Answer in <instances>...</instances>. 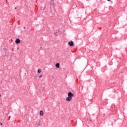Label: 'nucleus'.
Wrapping results in <instances>:
<instances>
[{
	"instance_id": "obj_1",
	"label": "nucleus",
	"mask_w": 127,
	"mask_h": 127,
	"mask_svg": "<svg viewBox=\"0 0 127 127\" xmlns=\"http://www.w3.org/2000/svg\"><path fill=\"white\" fill-rule=\"evenodd\" d=\"M74 94L71 93V92H68V97H69L70 98H72V97H73Z\"/></svg>"
},
{
	"instance_id": "obj_2",
	"label": "nucleus",
	"mask_w": 127,
	"mask_h": 127,
	"mask_svg": "<svg viewBox=\"0 0 127 127\" xmlns=\"http://www.w3.org/2000/svg\"><path fill=\"white\" fill-rule=\"evenodd\" d=\"M68 45L70 46H74V42L73 41H70L68 42Z\"/></svg>"
},
{
	"instance_id": "obj_3",
	"label": "nucleus",
	"mask_w": 127,
	"mask_h": 127,
	"mask_svg": "<svg viewBox=\"0 0 127 127\" xmlns=\"http://www.w3.org/2000/svg\"><path fill=\"white\" fill-rule=\"evenodd\" d=\"M71 100H72V97H69V96H68L66 98V101H67V102H70Z\"/></svg>"
},
{
	"instance_id": "obj_4",
	"label": "nucleus",
	"mask_w": 127,
	"mask_h": 127,
	"mask_svg": "<svg viewBox=\"0 0 127 127\" xmlns=\"http://www.w3.org/2000/svg\"><path fill=\"white\" fill-rule=\"evenodd\" d=\"M15 43H17V44L20 43V40L18 38L16 39L15 40Z\"/></svg>"
},
{
	"instance_id": "obj_5",
	"label": "nucleus",
	"mask_w": 127,
	"mask_h": 127,
	"mask_svg": "<svg viewBox=\"0 0 127 127\" xmlns=\"http://www.w3.org/2000/svg\"><path fill=\"white\" fill-rule=\"evenodd\" d=\"M36 126H37V127H39L40 126V122L37 121L36 123Z\"/></svg>"
},
{
	"instance_id": "obj_6",
	"label": "nucleus",
	"mask_w": 127,
	"mask_h": 127,
	"mask_svg": "<svg viewBox=\"0 0 127 127\" xmlns=\"http://www.w3.org/2000/svg\"><path fill=\"white\" fill-rule=\"evenodd\" d=\"M44 115V113H43V111L41 110V111H40V116H43Z\"/></svg>"
},
{
	"instance_id": "obj_7",
	"label": "nucleus",
	"mask_w": 127,
	"mask_h": 127,
	"mask_svg": "<svg viewBox=\"0 0 127 127\" xmlns=\"http://www.w3.org/2000/svg\"><path fill=\"white\" fill-rule=\"evenodd\" d=\"M60 65V63H57V64H56V67H57V68H59Z\"/></svg>"
},
{
	"instance_id": "obj_8",
	"label": "nucleus",
	"mask_w": 127,
	"mask_h": 127,
	"mask_svg": "<svg viewBox=\"0 0 127 127\" xmlns=\"http://www.w3.org/2000/svg\"><path fill=\"white\" fill-rule=\"evenodd\" d=\"M38 73H41V69H39L38 70Z\"/></svg>"
},
{
	"instance_id": "obj_9",
	"label": "nucleus",
	"mask_w": 127,
	"mask_h": 127,
	"mask_svg": "<svg viewBox=\"0 0 127 127\" xmlns=\"http://www.w3.org/2000/svg\"><path fill=\"white\" fill-rule=\"evenodd\" d=\"M42 77H43L42 74H41V75L39 76V78H41Z\"/></svg>"
},
{
	"instance_id": "obj_10",
	"label": "nucleus",
	"mask_w": 127,
	"mask_h": 127,
	"mask_svg": "<svg viewBox=\"0 0 127 127\" xmlns=\"http://www.w3.org/2000/svg\"><path fill=\"white\" fill-rule=\"evenodd\" d=\"M23 28H24V29H25V27H24Z\"/></svg>"
},
{
	"instance_id": "obj_11",
	"label": "nucleus",
	"mask_w": 127,
	"mask_h": 127,
	"mask_svg": "<svg viewBox=\"0 0 127 127\" xmlns=\"http://www.w3.org/2000/svg\"><path fill=\"white\" fill-rule=\"evenodd\" d=\"M108 1H110V0H107Z\"/></svg>"
},
{
	"instance_id": "obj_12",
	"label": "nucleus",
	"mask_w": 127,
	"mask_h": 127,
	"mask_svg": "<svg viewBox=\"0 0 127 127\" xmlns=\"http://www.w3.org/2000/svg\"><path fill=\"white\" fill-rule=\"evenodd\" d=\"M0 97H1V95L0 94Z\"/></svg>"
},
{
	"instance_id": "obj_13",
	"label": "nucleus",
	"mask_w": 127,
	"mask_h": 127,
	"mask_svg": "<svg viewBox=\"0 0 127 127\" xmlns=\"http://www.w3.org/2000/svg\"><path fill=\"white\" fill-rule=\"evenodd\" d=\"M15 9H16V7H15Z\"/></svg>"
}]
</instances>
